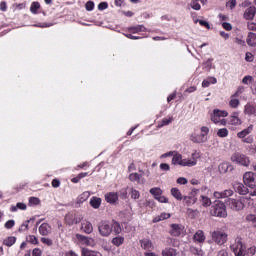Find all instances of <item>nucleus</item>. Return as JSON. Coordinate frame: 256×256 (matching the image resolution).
Instances as JSON below:
<instances>
[{
    "mask_svg": "<svg viewBox=\"0 0 256 256\" xmlns=\"http://www.w3.org/2000/svg\"><path fill=\"white\" fill-rule=\"evenodd\" d=\"M210 215L212 217H227V206L221 200L214 201V204L211 206Z\"/></svg>",
    "mask_w": 256,
    "mask_h": 256,
    "instance_id": "obj_1",
    "label": "nucleus"
},
{
    "mask_svg": "<svg viewBox=\"0 0 256 256\" xmlns=\"http://www.w3.org/2000/svg\"><path fill=\"white\" fill-rule=\"evenodd\" d=\"M211 238L216 245H225L227 243V233L221 230H214L211 232Z\"/></svg>",
    "mask_w": 256,
    "mask_h": 256,
    "instance_id": "obj_2",
    "label": "nucleus"
},
{
    "mask_svg": "<svg viewBox=\"0 0 256 256\" xmlns=\"http://www.w3.org/2000/svg\"><path fill=\"white\" fill-rule=\"evenodd\" d=\"M243 182L246 187H250V189H255L256 187V174L254 172H246L243 175Z\"/></svg>",
    "mask_w": 256,
    "mask_h": 256,
    "instance_id": "obj_3",
    "label": "nucleus"
},
{
    "mask_svg": "<svg viewBox=\"0 0 256 256\" xmlns=\"http://www.w3.org/2000/svg\"><path fill=\"white\" fill-rule=\"evenodd\" d=\"M231 161L233 163H237L238 165H243L244 167H249V157L241 154V153H234L231 157Z\"/></svg>",
    "mask_w": 256,
    "mask_h": 256,
    "instance_id": "obj_4",
    "label": "nucleus"
},
{
    "mask_svg": "<svg viewBox=\"0 0 256 256\" xmlns=\"http://www.w3.org/2000/svg\"><path fill=\"white\" fill-rule=\"evenodd\" d=\"M225 204L230 207L233 211H241L242 209H245V204L241 202V200L228 198L225 201Z\"/></svg>",
    "mask_w": 256,
    "mask_h": 256,
    "instance_id": "obj_5",
    "label": "nucleus"
},
{
    "mask_svg": "<svg viewBox=\"0 0 256 256\" xmlns=\"http://www.w3.org/2000/svg\"><path fill=\"white\" fill-rule=\"evenodd\" d=\"M98 231L102 237H109L113 233V227L107 222H101L98 225Z\"/></svg>",
    "mask_w": 256,
    "mask_h": 256,
    "instance_id": "obj_6",
    "label": "nucleus"
},
{
    "mask_svg": "<svg viewBox=\"0 0 256 256\" xmlns=\"http://www.w3.org/2000/svg\"><path fill=\"white\" fill-rule=\"evenodd\" d=\"M230 249L236 256H245V246L240 238L237 239L236 244L230 246Z\"/></svg>",
    "mask_w": 256,
    "mask_h": 256,
    "instance_id": "obj_7",
    "label": "nucleus"
},
{
    "mask_svg": "<svg viewBox=\"0 0 256 256\" xmlns=\"http://www.w3.org/2000/svg\"><path fill=\"white\" fill-rule=\"evenodd\" d=\"M233 189L236 193H239V195H247V193H249V188L241 182H235L233 184Z\"/></svg>",
    "mask_w": 256,
    "mask_h": 256,
    "instance_id": "obj_8",
    "label": "nucleus"
},
{
    "mask_svg": "<svg viewBox=\"0 0 256 256\" xmlns=\"http://www.w3.org/2000/svg\"><path fill=\"white\" fill-rule=\"evenodd\" d=\"M255 15H256L255 6H250L244 12V19H246L247 21H251L255 19Z\"/></svg>",
    "mask_w": 256,
    "mask_h": 256,
    "instance_id": "obj_9",
    "label": "nucleus"
},
{
    "mask_svg": "<svg viewBox=\"0 0 256 256\" xmlns=\"http://www.w3.org/2000/svg\"><path fill=\"white\" fill-rule=\"evenodd\" d=\"M105 199L107 203H110L111 205H115L117 201H119V195L115 192H109L105 195Z\"/></svg>",
    "mask_w": 256,
    "mask_h": 256,
    "instance_id": "obj_10",
    "label": "nucleus"
},
{
    "mask_svg": "<svg viewBox=\"0 0 256 256\" xmlns=\"http://www.w3.org/2000/svg\"><path fill=\"white\" fill-rule=\"evenodd\" d=\"M171 227L172 230H170V235H172V237H179V235H181V232L183 231V229H181V226L179 224H172Z\"/></svg>",
    "mask_w": 256,
    "mask_h": 256,
    "instance_id": "obj_11",
    "label": "nucleus"
},
{
    "mask_svg": "<svg viewBox=\"0 0 256 256\" xmlns=\"http://www.w3.org/2000/svg\"><path fill=\"white\" fill-rule=\"evenodd\" d=\"M246 43L249 47H256V34L253 32L248 33Z\"/></svg>",
    "mask_w": 256,
    "mask_h": 256,
    "instance_id": "obj_12",
    "label": "nucleus"
},
{
    "mask_svg": "<svg viewBox=\"0 0 256 256\" xmlns=\"http://www.w3.org/2000/svg\"><path fill=\"white\" fill-rule=\"evenodd\" d=\"M141 248L145 251H151L153 249V243L149 239L140 240Z\"/></svg>",
    "mask_w": 256,
    "mask_h": 256,
    "instance_id": "obj_13",
    "label": "nucleus"
},
{
    "mask_svg": "<svg viewBox=\"0 0 256 256\" xmlns=\"http://www.w3.org/2000/svg\"><path fill=\"white\" fill-rule=\"evenodd\" d=\"M194 241H197L198 243H203L205 241V233H203L202 230H198L194 236H193Z\"/></svg>",
    "mask_w": 256,
    "mask_h": 256,
    "instance_id": "obj_14",
    "label": "nucleus"
},
{
    "mask_svg": "<svg viewBox=\"0 0 256 256\" xmlns=\"http://www.w3.org/2000/svg\"><path fill=\"white\" fill-rule=\"evenodd\" d=\"M251 131H253V125H250L248 128L238 132L237 137H239V139H245Z\"/></svg>",
    "mask_w": 256,
    "mask_h": 256,
    "instance_id": "obj_15",
    "label": "nucleus"
},
{
    "mask_svg": "<svg viewBox=\"0 0 256 256\" xmlns=\"http://www.w3.org/2000/svg\"><path fill=\"white\" fill-rule=\"evenodd\" d=\"M220 173H229L233 171V166L228 163H223L219 166Z\"/></svg>",
    "mask_w": 256,
    "mask_h": 256,
    "instance_id": "obj_16",
    "label": "nucleus"
},
{
    "mask_svg": "<svg viewBox=\"0 0 256 256\" xmlns=\"http://www.w3.org/2000/svg\"><path fill=\"white\" fill-rule=\"evenodd\" d=\"M81 229L84 233L89 235L90 233H93V224H91V222L83 223Z\"/></svg>",
    "mask_w": 256,
    "mask_h": 256,
    "instance_id": "obj_17",
    "label": "nucleus"
},
{
    "mask_svg": "<svg viewBox=\"0 0 256 256\" xmlns=\"http://www.w3.org/2000/svg\"><path fill=\"white\" fill-rule=\"evenodd\" d=\"M49 229H51V227H49V224L43 223L39 227V233L42 234L43 236H47L49 235Z\"/></svg>",
    "mask_w": 256,
    "mask_h": 256,
    "instance_id": "obj_18",
    "label": "nucleus"
},
{
    "mask_svg": "<svg viewBox=\"0 0 256 256\" xmlns=\"http://www.w3.org/2000/svg\"><path fill=\"white\" fill-rule=\"evenodd\" d=\"M244 113L246 115H255V113H256V106L251 105V104H247L245 106Z\"/></svg>",
    "mask_w": 256,
    "mask_h": 256,
    "instance_id": "obj_19",
    "label": "nucleus"
},
{
    "mask_svg": "<svg viewBox=\"0 0 256 256\" xmlns=\"http://www.w3.org/2000/svg\"><path fill=\"white\" fill-rule=\"evenodd\" d=\"M90 205L93 207V209H99V207H101V198L93 197L90 200Z\"/></svg>",
    "mask_w": 256,
    "mask_h": 256,
    "instance_id": "obj_20",
    "label": "nucleus"
},
{
    "mask_svg": "<svg viewBox=\"0 0 256 256\" xmlns=\"http://www.w3.org/2000/svg\"><path fill=\"white\" fill-rule=\"evenodd\" d=\"M76 237H77V239H78L79 241H82V242L85 243L86 245H92V243H93V239H92V238L83 236V235H81V234H77Z\"/></svg>",
    "mask_w": 256,
    "mask_h": 256,
    "instance_id": "obj_21",
    "label": "nucleus"
},
{
    "mask_svg": "<svg viewBox=\"0 0 256 256\" xmlns=\"http://www.w3.org/2000/svg\"><path fill=\"white\" fill-rule=\"evenodd\" d=\"M163 256H177V250L175 248H165L162 251Z\"/></svg>",
    "mask_w": 256,
    "mask_h": 256,
    "instance_id": "obj_22",
    "label": "nucleus"
},
{
    "mask_svg": "<svg viewBox=\"0 0 256 256\" xmlns=\"http://www.w3.org/2000/svg\"><path fill=\"white\" fill-rule=\"evenodd\" d=\"M16 241L17 238L15 236H9L7 239L3 241V245H6V247H12V245H15Z\"/></svg>",
    "mask_w": 256,
    "mask_h": 256,
    "instance_id": "obj_23",
    "label": "nucleus"
},
{
    "mask_svg": "<svg viewBox=\"0 0 256 256\" xmlns=\"http://www.w3.org/2000/svg\"><path fill=\"white\" fill-rule=\"evenodd\" d=\"M81 255L82 256H99V252L92 251L87 248H82Z\"/></svg>",
    "mask_w": 256,
    "mask_h": 256,
    "instance_id": "obj_24",
    "label": "nucleus"
},
{
    "mask_svg": "<svg viewBox=\"0 0 256 256\" xmlns=\"http://www.w3.org/2000/svg\"><path fill=\"white\" fill-rule=\"evenodd\" d=\"M171 195L174 196V198L177 199V201L183 200V195L181 194V191H179L177 188L171 189Z\"/></svg>",
    "mask_w": 256,
    "mask_h": 256,
    "instance_id": "obj_25",
    "label": "nucleus"
},
{
    "mask_svg": "<svg viewBox=\"0 0 256 256\" xmlns=\"http://www.w3.org/2000/svg\"><path fill=\"white\" fill-rule=\"evenodd\" d=\"M193 143H205V134L191 136Z\"/></svg>",
    "mask_w": 256,
    "mask_h": 256,
    "instance_id": "obj_26",
    "label": "nucleus"
},
{
    "mask_svg": "<svg viewBox=\"0 0 256 256\" xmlns=\"http://www.w3.org/2000/svg\"><path fill=\"white\" fill-rule=\"evenodd\" d=\"M183 199L188 207L190 205H195V203H197V198L193 196H184Z\"/></svg>",
    "mask_w": 256,
    "mask_h": 256,
    "instance_id": "obj_27",
    "label": "nucleus"
},
{
    "mask_svg": "<svg viewBox=\"0 0 256 256\" xmlns=\"http://www.w3.org/2000/svg\"><path fill=\"white\" fill-rule=\"evenodd\" d=\"M183 164V157L181 154H176L172 158V165H181Z\"/></svg>",
    "mask_w": 256,
    "mask_h": 256,
    "instance_id": "obj_28",
    "label": "nucleus"
},
{
    "mask_svg": "<svg viewBox=\"0 0 256 256\" xmlns=\"http://www.w3.org/2000/svg\"><path fill=\"white\" fill-rule=\"evenodd\" d=\"M17 209H21L22 211H25L27 209V205L25 203L18 202L16 206H11L10 210L14 213L17 211Z\"/></svg>",
    "mask_w": 256,
    "mask_h": 256,
    "instance_id": "obj_29",
    "label": "nucleus"
},
{
    "mask_svg": "<svg viewBox=\"0 0 256 256\" xmlns=\"http://www.w3.org/2000/svg\"><path fill=\"white\" fill-rule=\"evenodd\" d=\"M237 115L238 113L234 112V115L231 116V120H230L231 125H241V119H239Z\"/></svg>",
    "mask_w": 256,
    "mask_h": 256,
    "instance_id": "obj_30",
    "label": "nucleus"
},
{
    "mask_svg": "<svg viewBox=\"0 0 256 256\" xmlns=\"http://www.w3.org/2000/svg\"><path fill=\"white\" fill-rule=\"evenodd\" d=\"M180 165L182 167H193L194 165H197V161L184 159Z\"/></svg>",
    "mask_w": 256,
    "mask_h": 256,
    "instance_id": "obj_31",
    "label": "nucleus"
},
{
    "mask_svg": "<svg viewBox=\"0 0 256 256\" xmlns=\"http://www.w3.org/2000/svg\"><path fill=\"white\" fill-rule=\"evenodd\" d=\"M38 9H41V4H39V2H33L30 7L31 13H33L34 15H37Z\"/></svg>",
    "mask_w": 256,
    "mask_h": 256,
    "instance_id": "obj_32",
    "label": "nucleus"
},
{
    "mask_svg": "<svg viewBox=\"0 0 256 256\" xmlns=\"http://www.w3.org/2000/svg\"><path fill=\"white\" fill-rule=\"evenodd\" d=\"M246 221H248V223H252V227L256 228V215L255 214L247 215Z\"/></svg>",
    "mask_w": 256,
    "mask_h": 256,
    "instance_id": "obj_33",
    "label": "nucleus"
},
{
    "mask_svg": "<svg viewBox=\"0 0 256 256\" xmlns=\"http://www.w3.org/2000/svg\"><path fill=\"white\" fill-rule=\"evenodd\" d=\"M111 227L112 231H114L116 235H119V233H121V225L119 224V222H114L113 224H111Z\"/></svg>",
    "mask_w": 256,
    "mask_h": 256,
    "instance_id": "obj_34",
    "label": "nucleus"
},
{
    "mask_svg": "<svg viewBox=\"0 0 256 256\" xmlns=\"http://www.w3.org/2000/svg\"><path fill=\"white\" fill-rule=\"evenodd\" d=\"M213 113H214V115H217V117H227V115H229V113H227V111L219 110V109H214Z\"/></svg>",
    "mask_w": 256,
    "mask_h": 256,
    "instance_id": "obj_35",
    "label": "nucleus"
},
{
    "mask_svg": "<svg viewBox=\"0 0 256 256\" xmlns=\"http://www.w3.org/2000/svg\"><path fill=\"white\" fill-rule=\"evenodd\" d=\"M125 241V238L123 237H116L112 239L113 245H116V247H119V245H123V242Z\"/></svg>",
    "mask_w": 256,
    "mask_h": 256,
    "instance_id": "obj_36",
    "label": "nucleus"
},
{
    "mask_svg": "<svg viewBox=\"0 0 256 256\" xmlns=\"http://www.w3.org/2000/svg\"><path fill=\"white\" fill-rule=\"evenodd\" d=\"M203 207H211V199L207 196H201Z\"/></svg>",
    "mask_w": 256,
    "mask_h": 256,
    "instance_id": "obj_37",
    "label": "nucleus"
},
{
    "mask_svg": "<svg viewBox=\"0 0 256 256\" xmlns=\"http://www.w3.org/2000/svg\"><path fill=\"white\" fill-rule=\"evenodd\" d=\"M150 193L154 196L155 199H157L161 195L162 191L160 188H152L150 189Z\"/></svg>",
    "mask_w": 256,
    "mask_h": 256,
    "instance_id": "obj_38",
    "label": "nucleus"
},
{
    "mask_svg": "<svg viewBox=\"0 0 256 256\" xmlns=\"http://www.w3.org/2000/svg\"><path fill=\"white\" fill-rule=\"evenodd\" d=\"M190 7H192V9H194V11H199L201 9V4L199 3V1L193 0L190 3Z\"/></svg>",
    "mask_w": 256,
    "mask_h": 256,
    "instance_id": "obj_39",
    "label": "nucleus"
},
{
    "mask_svg": "<svg viewBox=\"0 0 256 256\" xmlns=\"http://www.w3.org/2000/svg\"><path fill=\"white\" fill-rule=\"evenodd\" d=\"M217 135L218 137H227L229 135V130H227V128L219 129Z\"/></svg>",
    "mask_w": 256,
    "mask_h": 256,
    "instance_id": "obj_40",
    "label": "nucleus"
},
{
    "mask_svg": "<svg viewBox=\"0 0 256 256\" xmlns=\"http://www.w3.org/2000/svg\"><path fill=\"white\" fill-rule=\"evenodd\" d=\"M239 103H240L239 99L234 98L230 100L229 105L230 107H232V109H237L239 107Z\"/></svg>",
    "mask_w": 256,
    "mask_h": 256,
    "instance_id": "obj_41",
    "label": "nucleus"
},
{
    "mask_svg": "<svg viewBox=\"0 0 256 256\" xmlns=\"http://www.w3.org/2000/svg\"><path fill=\"white\" fill-rule=\"evenodd\" d=\"M190 251L195 256H203V251H201L199 248L191 247Z\"/></svg>",
    "mask_w": 256,
    "mask_h": 256,
    "instance_id": "obj_42",
    "label": "nucleus"
},
{
    "mask_svg": "<svg viewBox=\"0 0 256 256\" xmlns=\"http://www.w3.org/2000/svg\"><path fill=\"white\" fill-rule=\"evenodd\" d=\"M188 217H190V219H195L196 215H197V210H193L191 208H188L186 211Z\"/></svg>",
    "mask_w": 256,
    "mask_h": 256,
    "instance_id": "obj_43",
    "label": "nucleus"
},
{
    "mask_svg": "<svg viewBox=\"0 0 256 256\" xmlns=\"http://www.w3.org/2000/svg\"><path fill=\"white\" fill-rule=\"evenodd\" d=\"M130 181H141V176L138 173H132L129 175Z\"/></svg>",
    "mask_w": 256,
    "mask_h": 256,
    "instance_id": "obj_44",
    "label": "nucleus"
},
{
    "mask_svg": "<svg viewBox=\"0 0 256 256\" xmlns=\"http://www.w3.org/2000/svg\"><path fill=\"white\" fill-rule=\"evenodd\" d=\"M65 221L69 225H74L75 224V220L73 218V215H71V214H68V215L65 216Z\"/></svg>",
    "mask_w": 256,
    "mask_h": 256,
    "instance_id": "obj_45",
    "label": "nucleus"
},
{
    "mask_svg": "<svg viewBox=\"0 0 256 256\" xmlns=\"http://www.w3.org/2000/svg\"><path fill=\"white\" fill-rule=\"evenodd\" d=\"M86 11H93L95 9V3L93 1H88L85 4Z\"/></svg>",
    "mask_w": 256,
    "mask_h": 256,
    "instance_id": "obj_46",
    "label": "nucleus"
},
{
    "mask_svg": "<svg viewBox=\"0 0 256 256\" xmlns=\"http://www.w3.org/2000/svg\"><path fill=\"white\" fill-rule=\"evenodd\" d=\"M226 7H229L231 10L235 9L237 7V0H229L226 3Z\"/></svg>",
    "mask_w": 256,
    "mask_h": 256,
    "instance_id": "obj_47",
    "label": "nucleus"
},
{
    "mask_svg": "<svg viewBox=\"0 0 256 256\" xmlns=\"http://www.w3.org/2000/svg\"><path fill=\"white\" fill-rule=\"evenodd\" d=\"M130 191H131V199H139L140 197L139 191L135 190L134 188H131Z\"/></svg>",
    "mask_w": 256,
    "mask_h": 256,
    "instance_id": "obj_48",
    "label": "nucleus"
},
{
    "mask_svg": "<svg viewBox=\"0 0 256 256\" xmlns=\"http://www.w3.org/2000/svg\"><path fill=\"white\" fill-rule=\"evenodd\" d=\"M4 227L6 229H13L15 227V220H8L5 224Z\"/></svg>",
    "mask_w": 256,
    "mask_h": 256,
    "instance_id": "obj_49",
    "label": "nucleus"
},
{
    "mask_svg": "<svg viewBox=\"0 0 256 256\" xmlns=\"http://www.w3.org/2000/svg\"><path fill=\"white\" fill-rule=\"evenodd\" d=\"M253 82V76H245L243 79H242V83L244 85H249V83Z\"/></svg>",
    "mask_w": 256,
    "mask_h": 256,
    "instance_id": "obj_50",
    "label": "nucleus"
},
{
    "mask_svg": "<svg viewBox=\"0 0 256 256\" xmlns=\"http://www.w3.org/2000/svg\"><path fill=\"white\" fill-rule=\"evenodd\" d=\"M231 195H233V190L228 189V190H224L222 192V198L225 199L227 197H231Z\"/></svg>",
    "mask_w": 256,
    "mask_h": 256,
    "instance_id": "obj_51",
    "label": "nucleus"
},
{
    "mask_svg": "<svg viewBox=\"0 0 256 256\" xmlns=\"http://www.w3.org/2000/svg\"><path fill=\"white\" fill-rule=\"evenodd\" d=\"M156 200L159 201V203H169V199L161 194L156 198Z\"/></svg>",
    "mask_w": 256,
    "mask_h": 256,
    "instance_id": "obj_52",
    "label": "nucleus"
},
{
    "mask_svg": "<svg viewBox=\"0 0 256 256\" xmlns=\"http://www.w3.org/2000/svg\"><path fill=\"white\" fill-rule=\"evenodd\" d=\"M42 243H44V245H48V247H51V245H53V240L49 239V238H41Z\"/></svg>",
    "mask_w": 256,
    "mask_h": 256,
    "instance_id": "obj_53",
    "label": "nucleus"
},
{
    "mask_svg": "<svg viewBox=\"0 0 256 256\" xmlns=\"http://www.w3.org/2000/svg\"><path fill=\"white\" fill-rule=\"evenodd\" d=\"M171 121H173V118H164L163 120H162V124L161 125H158V127H163V126H165V125H169V123H171Z\"/></svg>",
    "mask_w": 256,
    "mask_h": 256,
    "instance_id": "obj_54",
    "label": "nucleus"
},
{
    "mask_svg": "<svg viewBox=\"0 0 256 256\" xmlns=\"http://www.w3.org/2000/svg\"><path fill=\"white\" fill-rule=\"evenodd\" d=\"M253 59H254L253 54L251 52H246L245 60L248 63H252Z\"/></svg>",
    "mask_w": 256,
    "mask_h": 256,
    "instance_id": "obj_55",
    "label": "nucleus"
},
{
    "mask_svg": "<svg viewBox=\"0 0 256 256\" xmlns=\"http://www.w3.org/2000/svg\"><path fill=\"white\" fill-rule=\"evenodd\" d=\"M222 27H223V29H225L226 31H231V29H233V26H231V23H229V22H223V23H222Z\"/></svg>",
    "mask_w": 256,
    "mask_h": 256,
    "instance_id": "obj_56",
    "label": "nucleus"
},
{
    "mask_svg": "<svg viewBox=\"0 0 256 256\" xmlns=\"http://www.w3.org/2000/svg\"><path fill=\"white\" fill-rule=\"evenodd\" d=\"M29 203H31L32 205H39L40 200L37 197H30Z\"/></svg>",
    "mask_w": 256,
    "mask_h": 256,
    "instance_id": "obj_57",
    "label": "nucleus"
},
{
    "mask_svg": "<svg viewBox=\"0 0 256 256\" xmlns=\"http://www.w3.org/2000/svg\"><path fill=\"white\" fill-rule=\"evenodd\" d=\"M130 31H132V33H139L140 31H143V25L132 27L130 28Z\"/></svg>",
    "mask_w": 256,
    "mask_h": 256,
    "instance_id": "obj_58",
    "label": "nucleus"
},
{
    "mask_svg": "<svg viewBox=\"0 0 256 256\" xmlns=\"http://www.w3.org/2000/svg\"><path fill=\"white\" fill-rule=\"evenodd\" d=\"M202 27H206V29H211V25H209V22L205 20H197Z\"/></svg>",
    "mask_w": 256,
    "mask_h": 256,
    "instance_id": "obj_59",
    "label": "nucleus"
},
{
    "mask_svg": "<svg viewBox=\"0 0 256 256\" xmlns=\"http://www.w3.org/2000/svg\"><path fill=\"white\" fill-rule=\"evenodd\" d=\"M120 199H127V189H122L119 192Z\"/></svg>",
    "mask_w": 256,
    "mask_h": 256,
    "instance_id": "obj_60",
    "label": "nucleus"
},
{
    "mask_svg": "<svg viewBox=\"0 0 256 256\" xmlns=\"http://www.w3.org/2000/svg\"><path fill=\"white\" fill-rule=\"evenodd\" d=\"M107 7H109V5L107 4V2H101V3L98 5L99 11H104V9H107Z\"/></svg>",
    "mask_w": 256,
    "mask_h": 256,
    "instance_id": "obj_61",
    "label": "nucleus"
},
{
    "mask_svg": "<svg viewBox=\"0 0 256 256\" xmlns=\"http://www.w3.org/2000/svg\"><path fill=\"white\" fill-rule=\"evenodd\" d=\"M29 243H32V245H37V237L35 235L29 236Z\"/></svg>",
    "mask_w": 256,
    "mask_h": 256,
    "instance_id": "obj_62",
    "label": "nucleus"
},
{
    "mask_svg": "<svg viewBox=\"0 0 256 256\" xmlns=\"http://www.w3.org/2000/svg\"><path fill=\"white\" fill-rule=\"evenodd\" d=\"M248 29L249 31H256V23L255 22H248Z\"/></svg>",
    "mask_w": 256,
    "mask_h": 256,
    "instance_id": "obj_63",
    "label": "nucleus"
},
{
    "mask_svg": "<svg viewBox=\"0 0 256 256\" xmlns=\"http://www.w3.org/2000/svg\"><path fill=\"white\" fill-rule=\"evenodd\" d=\"M32 256H41V249L35 248L32 252Z\"/></svg>",
    "mask_w": 256,
    "mask_h": 256,
    "instance_id": "obj_64",
    "label": "nucleus"
}]
</instances>
